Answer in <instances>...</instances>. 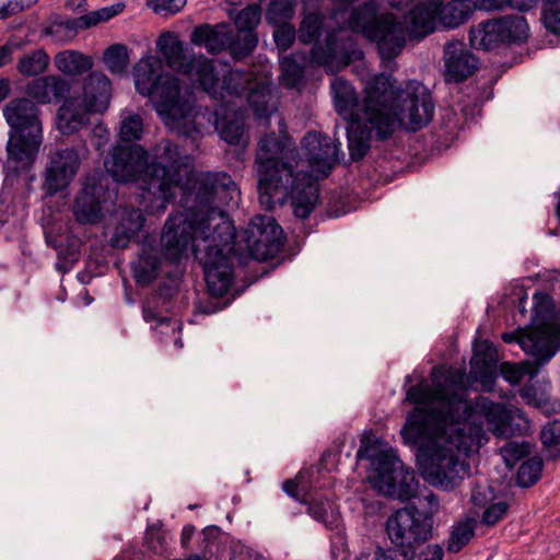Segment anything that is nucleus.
I'll list each match as a JSON object with an SVG mask.
<instances>
[{"mask_svg": "<svg viewBox=\"0 0 560 560\" xmlns=\"http://www.w3.org/2000/svg\"><path fill=\"white\" fill-rule=\"evenodd\" d=\"M194 203L186 212L171 213L162 235L166 264V282L160 284L158 295L171 300L178 291L184 273L180 260L191 245L196 260L202 266L210 295L224 296L234 281V261H242L235 248L236 229L221 207L237 205L240 191L225 172L198 174L191 182Z\"/></svg>", "mask_w": 560, "mask_h": 560, "instance_id": "f257e3e1", "label": "nucleus"}, {"mask_svg": "<svg viewBox=\"0 0 560 560\" xmlns=\"http://www.w3.org/2000/svg\"><path fill=\"white\" fill-rule=\"evenodd\" d=\"M465 380L464 371H448L443 382L436 383L447 393L443 408H413L401 429L407 440H427L417 454L421 474L430 485L446 491L469 476L467 458L485 438L480 424L460 421L470 416L474 402L465 397Z\"/></svg>", "mask_w": 560, "mask_h": 560, "instance_id": "f03ea898", "label": "nucleus"}, {"mask_svg": "<svg viewBox=\"0 0 560 560\" xmlns=\"http://www.w3.org/2000/svg\"><path fill=\"white\" fill-rule=\"evenodd\" d=\"M298 167L299 152L289 137L279 138L271 132L260 138L255 170L258 199L264 209L272 211L290 198L296 218L310 217L318 202L319 187L308 171Z\"/></svg>", "mask_w": 560, "mask_h": 560, "instance_id": "7ed1b4c3", "label": "nucleus"}, {"mask_svg": "<svg viewBox=\"0 0 560 560\" xmlns=\"http://www.w3.org/2000/svg\"><path fill=\"white\" fill-rule=\"evenodd\" d=\"M331 93L337 113L347 120L360 116L370 102L372 114L400 107V112L407 116L408 127L417 131L432 120L434 113L431 93L422 83L409 81L400 89L392 75L384 73L366 82L362 100H359L354 86L342 77L332 80Z\"/></svg>", "mask_w": 560, "mask_h": 560, "instance_id": "20e7f679", "label": "nucleus"}, {"mask_svg": "<svg viewBox=\"0 0 560 560\" xmlns=\"http://www.w3.org/2000/svg\"><path fill=\"white\" fill-rule=\"evenodd\" d=\"M184 159L179 147L167 139H162L151 149L147 162L148 189L138 195V202L147 213H162L174 200L175 189L183 182Z\"/></svg>", "mask_w": 560, "mask_h": 560, "instance_id": "39448f33", "label": "nucleus"}, {"mask_svg": "<svg viewBox=\"0 0 560 560\" xmlns=\"http://www.w3.org/2000/svg\"><path fill=\"white\" fill-rule=\"evenodd\" d=\"M385 527L393 547H377L372 560H415L416 550L432 537L433 518L416 506H406L393 513Z\"/></svg>", "mask_w": 560, "mask_h": 560, "instance_id": "423d86ee", "label": "nucleus"}, {"mask_svg": "<svg viewBox=\"0 0 560 560\" xmlns=\"http://www.w3.org/2000/svg\"><path fill=\"white\" fill-rule=\"evenodd\" d=\"M7 122L12 131L7 144L9 159L31 165L42 143V122L37 104L27 97L15 98L3 109Z\"/></svg>", "mask_w": 560, "mask_h": 560, "instance_id": "0eeeda50", "label": "nucleus"}, {"mask_svg": "<svg viewBox=\"0 0 560 560\" xmlns=\"http://www.w3.org/2000/svg\"><path fill=\"white\" fill-rule=\"evenodd\" d=\"M112 82L101 71H92L82 82V96H71L57 112V127L63 135L79 131L91 113H104L110 102Z\"/></svg>", "mask_w": 560, "mask_h": 560, "instance_id": "6e6552de", "label": "nucleus"}, {"mask_svg": "<svg viewBox=\"0 0 560 560\" xmlns=\"http://www.w3.org/2000/svg\"><path fill=\"white\" fill-rule=\"evenodd\" d=\"M370 104V102H368ZM372 107L366 105L360 116L348 120L347 138L350 159L353 162L361 161L371 149L373 135L380 141L389 139L396 124L399 121L408 127L407 116L400 112V107L372 114Z\"/></svg>", "mask_w": 560, "mask_h": 560, "instance_id": "1a4fd4ad", "label": "nucleus"}, {"mask_svg": "<svg viewBox=\"0 0 560 560\" xmlns=\"http://www.w3.org/2000/svg\"><path fill=\"white\" fill-rule=\"evenodd\" d=\"M117 199V187L107 175L89 176L75 199L73 213L82 224H95L105 211H109Z\"/></svg>", "mask_w": 560, "mask_h": 560, "instance_id": "9d476101", "label": "nucleus"}, {"mask_svg": "<svg viewBox=\"0 0 560 560\" xmlns=\"http://www.w3.org/2000/svg\"><path fill=\"white\" fill-rule=\"evenodd\" d=\"M148 159L149 152L141 145L117 144L106 154L104 167L115 183H139L141 192H145Z\"/></svg>", "mask_w": 560, "mask_h": 560, "instance_id": "9b49d317", "label": "nucleus"}, {"mask_svg": "<svg viewBox=\"0 0 560 560\" xmlns=\"http://www.w3.org/2000/svg\"><path fill=\"white\" fill-rule=\"evenodd\" d=\"M372 483L384 495L401 502L415 498L419 487L415 471L406 467L396 455L390 460L386 456L378 460Z\"/></svg>", "mask_w": 560, "mask_h": 560, "instance_id": "f8f14e48", "label": "nucleus"}, {"mask_svg": "<svg viewBox=\"0 0 560 560\" xmlns=\"http://www.w3.org/2000/svg\"><path fill=\"white\" fill-rule=\"evenodd\" d=\"M243 238L248 257L257 261L275 258L284 245L282 228L275 218L267 215L255 217L244 231Z\"/></svg>", "mask_w": 560, "mask_h": 560, "instance_id": "ddd939ff", "label": "nucleus"}, {"mask_svg": "<svg viewBox=\"0 0 560 560\" xmlns=\"http://www.w3.org/2000/svg\"><path fill=\"white\" fill-rule=\"evenodd\" d=\"M361 51L355 47L353 35L340 27L327 32L323 44L311 48V61L323 67H346Z\"/></svg>", "mask_w": 560, "mask_h": 560, "instance_id": "4468645a", "label": "nucleus"}, {"mask_svg": "<svg viewBox=\"0 0 560 560\" xmlns=\"http://www.w3.org/2000/svg\"><path fill=\"white\" fill-rule=\"evenodd\" d=\"M81 165V156L74 148L56 149L49 153V163L44 173L43 187L47 196L65 190L74 179Z\"/></svg>", "mask_w": 560, "mask_h": 560, "instance_id": "2eb2a0df", "label": "nucleus"}, {"mask_svg": "<svg viewBox=\"0 0 560 560\" xmlns=\"http://www.w3.org/2000/svg\"><path fill=\"white\" fill-rule=\"evenodd\" d=\"M407 36L404 23L394 13L385 12L380 14L368 40L375 44L383 60H393L401 54Z\"/></svg>", "mask_w": 560, "mask_h": 560, "instance_id": "dca6fc26", "label": "nucleus"}, {"mask_svg": "<svg viewBox=\"0 0 560 560\" xmlns=\"http://www.w3.org/2000/svg\"><path fill=\"white\" fill-rule=\"evenodd\" d=\"M481 419L487 422L489 430L498 438H509L514 434L510 410L503 404L494 402L485 396L476 398L470 416L460 421L480 424L483 429Z\"/></svg>", "mask_w": 560, "mask_h": 560, "instance_id": "f3484780", "label": "nucleus"}, {"mask_svg": "<svg viewBox=\"0 0 560 560\" xmlns=\"http://www.w3.org/2000/svg\"><path fill=\"white\" fill-rule=\"evenodd\" d=\"M301 147L308 166L323 176H327L338 163L340 143H335L326 135L308 131L303 137Z\"/></svg>", "mask_w": 560, "mask_h": 560, "instance_id": "a211bd4d", "label": "nucleus"}, {"mask_svg": "<svg viewBox=\"0 0 560 560\" xmlns=\"http://www.w3.org/2000/svg\"><path fill=\"white\" fill-rule=\"evenodd\" d=\"M444 80L447 83H460L475 74L480 60L460 40L447 42L443 51Z\"/></svg>", "mask_w": 560, "mask_h": 560, "instance_id": "6ab92c4d", "label": "nucleus"}, {"mask_svg": "<svg viewBox=\"0 0 560 560\" xmlns=\"http://www.w3.org/2000/svg\"><path fill=\"white\" fill-rule=\"evenodd\" d=\"M182 86L179 79L171 73L160 79L150 97L158 114L164 118L178 120L187 115L186 104L180 98Z\"/></svg>", "mask_w": 560, "mask_h": 560, "instance_id": "aec40b11", "label": "nucleus"}, {"mask_svg": "<svg viewBox=\"0 0 560 560\" xmlns=\"http://www.w3.org/2000/svg\"><path fill=\"white\" fill-rule=\"evenodd\" d=\"M523 350L530 355L536 365H545L560 348V323L544 322L536 326V332L522 340Z\"/></svg>", "mask_w": 560, "mask_h": 560, "instance_id": "412c9836", "label": "nucleus"}, {"mask_svg": "<svg viewBox=\"0 0 560 560\" xmlns=\"http://www.w3.org/2000/svg\"><path fill=\"white\" fill-rule=\"evenodd\" d=\"M70 91V82L58 74L42 75L25 86L26 95L38 105L63 104L71 97Z\"/></svg>", "mask_w": 560, "mask_h": 560, "instance_id": "4be33fe9", "label": "nucleus"}, {"mask_svg": "<svg viewBox=\"0 0 560 560\" xmlns=\"http://www.w3.org/2000/svg\"><path fill=\"white\" fill-rule=\"evenodd\" d=\"M183 74L211 97L219 100L221 74L214 59L207 58L202 54H190L189 63Z\"/></svg>", "mask_w": 560, "mask_h": 560, "instance_id": "5701e85b", "label": "nucleus"}, {"mask_svg": "<svg viewBox=\"0 0 560 560\" xmlns=\"http://www.w3.org/2000/svg\"><path fill=\"white\" fill-rule=\"evenodd\" d=\"M436 19L439 20V3L435 0L420 1L405 15L408 37L423 39L435 31Z\"/></svg>", "mask_w": 560, "mask_h": 560, "instance_id": "b1692460", "label": "nucleus"}, {"mask_svg": "<svg viewBox=\"0 0 560 560\" xmlns=\"http://www.w3.org/2000/svg\"><path fill=\"white\" fill-rule=\"evenodd\" d=\"M163 255L158 248L151 246H143L139 253L137 259L131 265L132 277L140 287H147L151 284L161 273L168 267L166 264H171L165 255L164 247Z\"/></svg>", "mask_w": 560, "mask_h": 560, "instance_id": "393cba45", "label": "nucleus"}, {"mask_svg": "<svg viewBox=\"0 0 560 560\" xmlns=\"http://www.w3.org/2000/svg\"><path fill=\"white\" fill-rule=\"evenodd\" d=\"M144 222L145 219L140 209L122 208L119 221L109 238V245L114 248H126L138 237Z\"/></svg>", "mask_w": 560, "mask_h": 560, "instance_id": "a878e982", "label": "nucleus"}, {"mask_svg": "<svg viewBox=\"0 0 560 560\" xmlns=\"http://www.w3.org/2000/svg\"><path fill=\"white\" fill-rule=\"evenodd\" d=\"M165 73L160 57L153 55L142 57L133 67V79L137 92L143 96L152 93L156 83H159L162 77H165Z\"/></svg>", "mask_w": 560, "mask_h": 560, "instance_id": "bb28decb", "label": "nucleus"}, {"mask_svg": "<svg viewBox=\"0 0 560 560\" xmlns=\"http://www.w3.org/2000/svg\"><path fill=\"white\" fill-rule=\"evenodd\" d=\"M229 28L230 25L226 23L198 25L190 35V42L205 47L209 54L218 55L226 49Z\"/></svg>", "mask_w": 560, "mask_h": 560, "instance_id": "cd10ccee", "label": "nucleus"}, {"mask_svg": "<svg viewBox=\"0 0 560 560\" xmlns=\"http://www.w3.org/2000/svg\"><path fill=\"white\" fill-rule=\"evenodd\" d=\"M213 124L220 137L228 143L238 144L244 133V121L229 104H220L213 112Z\"/></svg>", "mask_w": 560, "mask_h": 560, "instance_id": "c85d7f7f", "label": "nucleus"}, {"mask_svg": "<svg viewBox=\"0 0 560 560\" xmlns=\"http://www.w3.org/2000/svg\"><path fill=\"white\" fill-rule=\"evenodd\" d=\"M156 46L166 66L183 74L190 57V54L186 52L184 43L174 34L166 33L159 37Z\"/></svg>", "mask_w": 560, "mask_h": 560, "instance_id": "c756f323", "label": "nucleus"}, {"mask_svg": "<svg viewBox=\"0 0 560 560\" xmlns=\"http://www.w3.org/2000/svg\"><path fill=\"white\" fill-rule=\"evenodd\" d=\"M469 44L477 50L490 51L503 45L497 19H489L472 26L469 31Z\"/></svg>", "mask_w": 560, "mask_h": 560, "instance_id": "7c9ffc66", "label": "nucleus"}, {"mask_svg": "<svg viewBox=\"0 0 560 560\" xmlns=\"http://www.w3.org/2000/svg\"><path fill=\"white\" fill-rule=\"evenodd\" d=\"M439 3V22L446 28H456L465 24L475 12L474 0H451Z\"/></svg>", "mask_w": 560, "mask_h": 560, "instance_id": "2f4dec72", "label": "nucleus"}, {"mask_svg": "<svg viewBox=\"0 0 560 560\" xmlns=\"http://www.w3.org/2000/svg\"><path fill=\"white\" fill-rule=\"evenodd\" d=\"M54 65L63 75L80 77L91 72L94 61L91 56L79 50L67 49L55 55Z\"/></svg>", "mask_w": 560, "mask_h": 560, "instance_id": "473e14b6", "label": "nucleus"}, {"mask_svg": "<svg viewBox=\"0 0 560 560\" xmlns=\"http://www.w3.org/2000/svg\"><path fill=\"white\" fill-rule=\"evenodd\" d=\"M447 398V393L443 386L428 384L422 380L416 385H411L406 393V400L413 405H425L428 408H443V399Z\"/></svg>", "mask_w": 560, "mask_h": 560, "instance_id": "72a5a7b5", "label": "nucleus"}, {"mask_svg": "<svg viewBox=\"0 0 560 560\" xmlns=\"http://www.w3.org/2000/svg\"><path fill=\"white\" fill-rule=\"evenodd\" d=\"M504 46L521 45L529 37V25L523 15L506 14L495 18Z\"/></svg>", "mask_w": 560, "mask_h": 560, "instance_id": "f704fd0d", "label": "nucleus"}, {"mask_svg": "<svg viewBox=\"0 0 560 560\" xmlns=\"http://www.w3.org/2000/svg\"><path fill=\"white\" fill-rule=\"evenodd\" d=\"M378 16L376 4L366 1L351 11L347 20V26L351 32L359 33L368 39L378 22Z\"/></svg>", "mask_w": 560, "mask_h": 560, "instance_id": "c9c22d12", "label": "nucleus"}, {"mask_svg": "<svg viewBox=\"0 0 560 560\" xmlns=\"http://www.w3.org/2000/svg\"><path fill=\"white\" fill-rule=\"evenodd\" d=\"M247 102L257 119H268L277 110V101L270 86L262 82L249 89Z\"/></svg>", "mask_w": 560, "mask_h": 560, "instance_id": "e433bc0d", "label": "nucleus"}, {"mask_svg": "<svg viewBox=\"0 0 560 560\" xmlns=\"http://www.w3.org/2000/svg\"><path fill=\"white\" fill-rule=\"evenodd\" d=\"M257 44V33H245L230 26L229 43L225 50L234 60L240 61L248 57L255 50Z\"/></svg>", "mask_w": 560, "mask_h": 560, "instance_id": "4c0bfd02", "label": "nucleus"}, {"mask_svg": "<svg viewBox=\"0 0 560 560\" xmlns=\"http://www.w3.org/2000/svg\"><path fill=\"white\" fill-rule=\"evenodd\" d=\"M306 56L294 52L281 61V82L287 89H295L302 84L305 75Z\"/></svg>", "mask_w": 560, "mask_h": 560, "instance_id": "58836bf2", "label": "nucleus"}, {"mask_svg": "<svg viewBox=\"0 0 560 560\" xmlns=\"http://www.w3.org/2000/svg\"><path fill=\"white\" fill-rule=\"evenodd\" d=\"M325 24V15L320 12L305 14L298 30V39L304 45L318 44Z\"/></svg>", "mask_w": 560, "mask_h": 560, "instance_id": "ea45409f", "label": "nucleus"}, {"mask_svg": "<svg viewBox=\"0 0 560 560\" xmlns=\"http://www.w3.org/2000/svg\"><path fill=\"white\" fill-rule=\"evenodd\" d=\"M252 74L238 69H229L221 75L219 100L228 95H242L248 88Z\"/></svg>", "mask_w": 560, "mask_h": 560, "instance_id": "a19ab883", "label": "nucleus"}, {"mask_svg": "<svg viewBox=\"0 0 560 560\" xmlns=\"http://www.w3.org/2000/svg\"><path fill=\"white\" fill-rule=\"evenodd\" d=\"M475 529L476 521L474 518H466L453 525L447 538V551L453 553L459 552L472 539Z\"/></svg>", "mask_w": 560, "mask_h": 560, "instance_id": "79ce46f5", "label": "nucleus"}, {"mask_svg": "<svg viewBox=\"0 0 560 560\" xmlns=\"http://www.w3.org/2000/svg\"><path fill=\"white\" fill-rule=\"evenodd\" d=\"M49 66V56L44 49H36L24 55L16 69L24 77H36L44 73Z\"/></svg>", "mask_w": 560, "mask_h": 560, "instance_id": "37998d69", "label": "nucleus"}, {"mask_svg": "<svg viewBox=\"0 0 560 560\" xmlns=\"http://www.w3.org/2000/svg\"><path fill=\"white\" fill-rule=\"evenodd\" d=\"M103 61L110 73L124 74L130 61L127 46L124 44L110 45L103 54Z\"/></svg>", "mask_w": 560, "mask_h": 560, "instance_id": "c03bdc74", "label": "nucleus"}, {"mask_svg": "<svg viewBox=\"0 0 560 560\" xmlns=\"http://www.w3.org/2000/svg\"><path fill=\"white\" fill-rule=\"evenodd\" d=\"M295 12V3L292 0H270L265 19L270 25L290 23Z\"/></svg>", "mask_w": 560, "mask_h": 560, "instance_id": "a18cd8bd", "label": "nucleus"}, {"mask_svg": "<svg viewBox=\"0 0 560 560\" xmlns=\"http://www.w3.org/2000/svg\"><path fill=\"white\" fill-rule=\"evenodd\" d=\"M491 346L483 341L475 347L474 357L470 360L471 370L475 374L485 377L491 374L494 361L489 353Z\"/></svg>", "mask_w": 560, "mask_h": 560, "instance_id": "49530a36", "label": "nucleus"}, {"mask_svg": "<svg viewBox=\"0 0 560 560\" xmlns=\"http://www.w3.org/2000/svg\"><path fill=\"white\" fill-rule=\"evenodd\" d=\"M261 20V8L258 4H248L242 9L235 19V28L245 33H257L256 28Z\"/></svg>", "mask_w": 560, "mask_h": 560, "instance_id": "de8ad7c7", "label": "nucleus"}, {"mask_svg": "<svg viewBox=\"0 0 560 560\" xmlns=\"http://www.w3.org/2000/svg\"><path fill=\"white\" fill-rule=\"evenodd\" d=\"M383 456H386V458L390 460L395 454L388 451L380 450L376 443L371 441L369 436L361 439L360 447L357 452V457L358 459L371 460L374 474L377 471V463L378 460H383Z\"/></svg>", "mask_w": 560, "mask_h": 560, "instance_id": "09e8293b", "label": "nucleus"}, {"mask_svg": "<svg viewBox=\"0 0 560 560\" xmlns=\"http://www.w3.org/2000/svg\"><path fill=\"white\" fill-rule=\"evenodd\" d=\"M529 361H524L521 364L504 362L501 365V372L505 381L512 385L518 384L525 375L534 376L540 365H536Z\"/></svg>", "mask_w": 560, "mask_h": 560, "instance_id": "8fccbe9b", "label": "nucleus"}, {"mask_svg": "<svg viewBox=\"0 0 560 560\" xmlns=\"http://www.w3.org/2000/svg\"><path fill=\"white\" fill-rule=\"evenodd\" d=\"M542 460L532 457L525 460L517 470V482L522 487H530L538 481L542 470Z\"/></svg>", "mask_w": 560, "mask_h": 560, "instance_id": "3c124183", "label": "nucleus"}, {"mask_svg": "<svg viewBox=\"0 0 560 560\" xmlns=\"http://www.w3.org/2000/svg\"><path fill=\"white\" fill-rule=\"evenodd\" d=\"M143 132V121L142 118L135 114L128 117H125L120 125L119 136L120 139L125 142L137 141L141 138Z\"/></svg>", "mask_w": 560, "mask_h": 560, "instance_id": "603ef678", "label": "nucleus"}, {"mask_svg": "<svg viewBox=\"0 0 560 560\" xmlns=\"http://www.w3.org/2000/svg\"><path fill=\"white\" fill-rule=\"evenodd\" d=\"M541 19L548 31L560 35V0H545Z\"/></svg>", "mask_w": 560, "mask_h": 560, "instance_id": "864d4df0", "label": "nucleus"}, {"mask_svg": "<svg viewBox=\"0 0 560 560\" xmlns=\"http://www.w3.org/2000/svg\"><path fill=\"white\" fill-rule=\"evenodd\" d=\"M502 457L508 465H514L530 453V445L526 442H506L500 450Z\"/></svg>", "mask_w": 560, "mask_h": 560, "instance_id": "5fc2aeb1", "label": "nucleus"}, {"mask_svg": "<svg viewBox=\"0 0 560 560\" xmlns=\"http://www.w3.org/2000/svg\"><path fill=\"white\" fill-rule=\"evenodd\" d=\"M273 39L280 51L288 50L298 37V31L291 23L275 25Z\"/></svg>", "mask_w": 560, "mask_h": 560, "instance_id": "6e6d98bb", "label": "nucleus"}, {"mask_svg": "<svg viewBox=\"0 0 560 560\" xmlns=\"http://www.w3.org/2000/svg\"><path fill=\"white\" fill-rule=\"evenodd\" d=\"M540 441L548 450L560 451V420L548 422L540 432Z\"/></svg>", "mask_w": 560, "mask_h": 560, "instance_id": "4d7b16f0", "label": "nucleus"}, {"mask_svg": "<svg viewBox=\"0 0 560 560\" xmlns=\"http://www.w3.org/2000/svg\"><path fill=\"white\" fill-rule=\"evenodd\" d=\"M186 2L187 0H147V7L154 13L165 16L178 13Z\"/></svg>", "mask_w": 560, "mask_h": 560, "instance_id": "13d9d810", "label": "nucleus"}, {"mask_svg": "<svg viewBox=\"0 0 560 560\" xmlns=\"http://www.w3.org/2000/svg\"><path fill=\"white\" fill-rule=\"evenodd\" d=\"M302 503L307 504V513L317 522L329 526L328 520V501L323 499H312L310 501L301 500Z\"/></svg>", "mask_w": 560, "mask_h": 560, "instance_id": "bf43d9fd", "label": "nucleus"}, {"mask_svg": "<svg viewBox=\"0 0 560 560\" xmlns=\"http://www.w3.org/2000/svg\"><path fill=\"white\" fill-rule=\"evenodd\" d=\"M509 511V504L500 501L489 505L482 513L481 523L487 526H493L501 521Z\"/></svg>", "mask_w": 560, "mask_h": 560, "instance_id": "052dcab7", "label": "nucleus"}, {"mask_svg": "<svg viewBox=\"0 0 560 560\" xmlns=\"http://www.w3.org/2000/svg\"><path fill=\"white\" fill-rule=\"evenodd\" d=\"M37 0H0V19H7L13 14H16Z\"/></svg>", "mask_w": 560, "mask_h": 560, "instance_id": "680f3d73", "label": "nucleus"}, {"mask_svg": "<svg viewBox=\"0 0 560 560\" xmlns=\"http://www.w3.org/2000/svg\"><path fill=\"white\" fill-rule=\"evenodd\" d=\"M101 22L102 21L100 19V14H98L97 10H95V11H91L80 18L68 21L66 26L69 30L78 31V30L90 28L92 26L97 25Z\"/></svg>", "mask_w": 560, "mask_h": 560, "instance_id": "e2e57ef3", "label": "nucleus"}, {"mask_svg": "<svg viewBox=\"0 0 560 560\" xmlns=\"http://www.w3.org/2000/svg\"><path fill=\"white\" fill-rule=\"evenodd\" d=\"M145 539L148 547L155 553H161L162 551H164L167 545L166 536L161 530H150L147 534Z\"/></svg>", "mask_w": 560, "mask_h": 560, "instance_id": "0e129e2a", "label": "nucleus"}, {"mask_svg": "<svg viewBox=\"0 0 560 560\" xmlns=\"http://www.w3.org/2000/svg\"><path fill=\"white\" fill-rule=\"evenodd\" d=\"M444 549L439 544L427 545L417 556V560H443Z\"/></svg>", "mask_w": 560, "mask_h": 560, "instance_id": "69168bd1", "label": "nucleus"}, {"mask_svg": "<svg viewBox=\"0 0 560 560\" xmlns=\"http://www.w3.org/2000/svg\"><path fill=\"white\" fill-rule=\"evenodd\" d=\"M475 11H504L508 9V0H474Z\"/></svg>", "mask_w": 560, "mask_h": 560, "instance_id": "338daca9", "label": "nucleus"}, {"mask_svg": "<svg viewBox=\"0 0 560 560\" xmlns=\"http://www.w3.org/2000/svg\"><path fill=\"white\" fill-rule=\"evenodd\" d=\"M124 8H125V5L122 3H116L110 7H104L100 10H97V12L100 14L101 21L107 22L110 19H113L114 16H116L117 14H119L120 12H122Z\"/></svg>", "mask_w": 560, "mask_h": 560, "instance_id": "774afa93", "label": "nucleus"}]
</instances>
